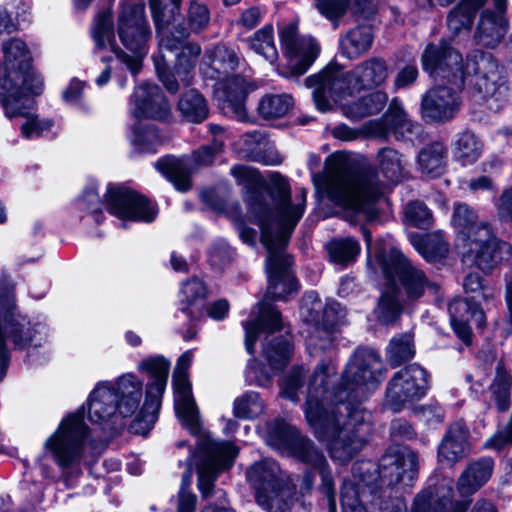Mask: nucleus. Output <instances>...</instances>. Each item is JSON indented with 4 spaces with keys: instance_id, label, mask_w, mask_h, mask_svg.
<instances>
[{
    "instance_id": "obj_51",
    "label": "nucleus",
    "mask_w": 512,
    "mask_h": 512,
    "mask_svg": "<svg viewBox=\"0 0 512 512\" xmlns=\"http://www.w3.org/2000/svg\"><path fill=\"white\" fill-rule=\"evenodd\" d=\"M14 109L18 112L17 114L5 115L9 118L21 116L26 120L21 126V134L26 139H34L39 137H45L52 132L54 123L49 119H40L37 116L32 115L28 112L30 108L16 107Z\"/></svg>"
},
{
    "instance_id": "obj_9",
    "label": "nucleus",
    "mask_w": 512,
    "mask_h": 512,
    "mask_svg": "<svg viewBox=\"0 0 512 512\" xmlns=\"http://www.w3.org/2000/svg\"><path fill=\"white\" fill-rule=\"evenodd\" d=\"M238 63L239 58L233 49L216 45L205 51L199 69L204 78L216 81L215 96L224 112L246 121L248 83L240 76H229Z\"/></svg>"
},
{
    "instance_id": "obj_39",
    "label": "nucleus",
    "mask_w": 512,
    "mask_h": 512,
    "mask_svg": "<svg viewBox=\"0 0 512 512\" xmlns=\"http://www.w3.org/2000/svg\"><path fill=\"white\" fill-rule=\"evenodd\" d=\"M387 100L388 97L384 92L376 91L351 103L342 104L341 101L338 104L342 105L344 116L358 120L379 113L386 105Z\"/></svg>"
},
{
    "instance_id": "obj_54",
    "label": "nucleus",
    "mask_w": 512,
    "mask_h": 512,
    "mask_svg": "<svg viewBox=\"0 0 512 512\" xmlns=\"http://www.w3.org/2000/svg\"><path fill=\"white\" fill-rule=\"evenodd\" d=\"M414 353L413 338L409 333L394 337L387 347V359L393 367L408 361Z\"/></svg>"
},
{
    "instance_id": "obj_35",
    "label": "nucleus",
    "mask_w": 512,
    "mask_h": 512,
    "mask_svg": "<svg viewBox=\"0 0 512 512\" xmlns=\"http://www.w3.org/2000/svg\"><path fill=\"white\" fill-rule=\"evenodd\" d=\"M154 167L179 191L191 187V163L187 158L165 156L155 162Z\"/></svg>"
},
{
    "instance_id": "obj_17",
    "label": "nucleus",
    "mask_w": 512,
    "mask_h": 512,
    "mask_svg": "<svg viewBox=\"0 0 512 512\" xmlns=\"http://www.w3.org/2000/svg\"><path fill=\"white\" fill-rule=\"evenodd\" d=\"M3 62L0 64V103L8 115L17 114L14 100H17L19 88L9 86V80L18 79L21 72L30 67L31 56L26 44L18 38L2 44Z\"/></svg>"
},
{
    "instance_id": "obj_25",
    "label": "nucleus",
    "mask_w": 512,
    "mask_h": 512,
    "mask_svg": "<svg viewBox=\"0 0 512 512\" xmlns=\"http://www.w3.org/2000/svg\"><path fill=\"white\" fill-rule=\"evenodd\" d=\"M106 207L109 213L121 220L150 223L156 215V207L144 196L125 187H108Z\"/></svg>"
},
{
    "instance_id": "obj_18",
    "label": "nucleus",
    "mask_w": 512,
    "mask_h": 512,
    "mask_svg": "<svg viewBox=\"0 0 512 512\" xmlns=\"http://www.w3.org/2000/svg\"><path fill=\"white\" fill-rule=\"evenodd\" d=\"M201 460L198 465V488L203 498L209 497L218 473L231 467L238 451L227 441H216L203 436L199 445Z\"/></svg>"
},
{
    "instance_id": "obj_3",
    "label": "nucleus",
    "mask_w": 512,
    "mask_h": 512,
    "mask_svg": "<svg viewBox=\"0 0 512 512\" xmlns=\"http://www.w3.org/2000/svg\"><path fill=\"white\" fill-rule=\"evenodd\" d=\"M231 175L237 183L251 190L247 197L250 214L261 229V242L267 249L266 272L268 276L267 297L274 300H286L287 296L297 291V281L291 270V258L285 253V247L301 219L305 206L307 190L300 188L299 194L291 199L290 185L280 174L270 177L271 196L275 209L271 210L254 191L261 178L259 173L244 165L231 168Z\"/></svg>"
},
{
    "instance_id": "obj_2",
    "label": "nucleus",
    "mask_w": 512,
    "mask_h": 512,
    "mask_svg": "<svg viewBox=\"0 0 512 512\" xmlns=\"http://www.w3.org/2000/svg\"><path fill=\"white\" fill-rule=\"evenodd\" d=\"M422 66L436 81L446 80L451 85H437L423 95L422 116L429 121L445 122L457 114L465 82L472 89V112L479 121L500 113L512 99L505 70L490 53L474 50L464 66L462 55L447 43L429 44L422 55Z\"/></svg>"
},
{
    "instance_id": "obj_24",
    "label": "nucleus",
    "mask_w": 512,
    "mask_h": 512,
    "mask_svg": "<svg viewBox=\"0 0 512 512\" xmlns=\"http://www.w3.org/2000/svg\"><path fill=\"white\" fill-rule=\"evenodd\" d=\"M417 455L407 447H390L380 459L378 478L380 487L402 483L410 486L417 478Z\"/></svg>"
},
{
    "instance_id": "obj_26",
    "label": "nucleus",
    "mask_w": 512,
    "mask_h": 512,
    "mask_svg": "<svg viewBox=\"0 0 512 512\" xmlns=\"http://www.w3.org/2000/svg\"><path fill=\"white\" fill-rule=\"evenodd\" d=\"M131 113L137 119L152 118L165 121L171 116V108L157 85L143 83L135 88L132 95Z\"/></svg>"
},
{
    "instance_id": "obj_6",
    "label": "nucleus",
    "mask_w": 512,
    "mask_h": 512,
    "mask_svg": "<svg viewBox=\"0 0 512 512\" xmlns=\"http://www.w3.org/2000/svg\"><path fill=\"white\" fill-rule=\"evenodd\" d=\"M242 326L245 330V347L249 354L254 353L257 338L262 333L265 334L262 355L270 371L261 367L256 359H251L245 372L249 384L265 387L288 364L292 354L291 342L287 337L273 335L282 328V321L279 311L265 301L258 305L257 310L251 312V319L242 322Z\"/></svg>"
},
{
    "instance_id": "obj_16",
    "label": "nucleus",
    "mask_w": 512,
    "mask_h": 512,
    "mask_svg": "<svg viewBox=\"0 0 512 512\" xmlns=\"http://www.w3.org/2000/svg\"><path fill=\"white\" fill-rule=\"evenodd\" d=\"M463 262H471L483 272H490L512 255V245L499 239L489 223L478 226L470 240L463 243Z\"/></svg>"
},
{
    "instance_id": "obj_61",
    "label": "nucleus",
    "mask_w": 512,
    "mask_h": 512,
    "mask_svg": "<svg viewBox=\"0 0 512 512\" xmlns=\"http://www.w3.org/2000/svg\"><path fill=\"white\" fill-rule=\"evenodd\" d=\"M77 206L81 210H86L90 213L99 212L101 201L97 189L94 186L85 189L83 195L77 200Z\"/></svg>"
},
{
    "instance_id": "obj_57",
    "label": "nucleus",
    "mask_w": 512,
    "mask_h": 512,
    "mask_svg": "<svg viewBox=\"0 0 512 512\" xmlns=\"http://www.w3.org/2000/svg\"><path fill=\"white\" fill-rule=\"evenodd\" d=\"M305 369L302 366L294 367L280 384V395L292 402H298V391L304 385Z\"/></svg>"
},
{
    "instance_id": "obj_21",
    "label": "nucleus",
    "mask_w": 512,
    "mask_h": 512,
    "mask_svg": "<svg viewBox=\"0 0 512 512\" xmlns=\"http://www.w3.org/2000/svg\"><path fill=\"white\" fill-rule=\"evenodd\" d=\"M429 389V375L418 364H410L397 371L386 389V401L394 411L406 403L420 400Z\"/></svg>"
},
{
    "instance_id": "obj_47",
    "label": "nucleus",
    "mask_w": 512,
    "mask_h": 512,
    "mask_svg": "<svg viewBox=\"0 0 512 512\" xmlns=\"http://www.w3.org/2000/svg\"><path fill=\"white\" fill-rule=\"evenodd\" d=\"M178 110L186 120L195 123L205 120L209 113L206 99L195 89L183 93L178 102Z\"/></svg>"
},
{
    "instance_id": "obj_59",
    "label": "nucleus",
    "mask_w": 512,
    "mask_h": 512,
    "mask_svg": "<svg viewBox=\"0 0 512 512\" xmlns=\"http://www.w3.org/2000/svg\"><path fill=\"white\" fill-rule=\"evenodd\" d=\"M188 31L195 33L204 30L210 22V11L206 5L197 1H191L188 10Z\"/></svg>"
},
{
    "instance_id": "obj_43",
    "label": "nucleus",
    "mask_w": 512,
    "mask_h": 512,
    "mask_svg": "<svg viewBox=\"0 0 512 512\" xmlns=\"http://www.w3.org/2000/svg\"><path fill=\"white\" fill-rule=\"evenodd\" d=\"M166 50L176 54L175 70L181 82L185 85L190 84L191 72L201 54L200 46L197 43L187 42V38H184L179 47Z\"/></svg>"
},
{
    "instance_id": "obj_45",
    "label": "nucleus",
    "mask_w": 512,
    "mask_h": 512,
    "mask_svg": "<svg viewBox=\"0 0 512 512\" xmlns=\"http://www.w3.org/2000/svg\"><path fill=\"white\" fill-rule=\"evenodd\" d=\"M463 287L466 294H471L464 299L468 300L469 303L478 305V307L484 304L487 308L495 305V298L498 295V291L493 287L485 285L482 277L478 273L468 274L464 279Z\"/></svg>"
},
{
    "instance_id": "obj_40",
    "label": "nucleus",
    "mask_w": 512,
    "mask_h": 512,
    "mask_svg": "<svg viewBox=\"0 0 512 512\" xmlns=\"http://www.w3.org/2000/svg\"><path fill=\"white\" fill-rule=\"evenodd\" d=\"M130 141L139 153H155L165 142V137L154 124L139 121L132 128Z\"/></svg>"
},
{
    "instance_id": "obj_30",
    "label": "nucleus",
    "mask_w": 512,
    "mask_h": 512,
    "mask_svg": "<svg viewBox=\"0 0 512 512\" xmlns=\"http://www.w3.org/2000/svg\"><path fill=\"white\" fill-rule=\"evenodd\" d=\"M469 431L466 425L457 421L450 425L438 446V457L441 462L453 465L469 453Z\"/></svg>"
},
{
    "instance_id": "obj_63",
    "label": "nucleus",
    "mask_w": 512,
    "mask_h": 512,
    "mask_svg": "<svg viewBox=\"0 0 512 512\" xmlns=\"http://www.w3.org/2000/svg\"><path fill=\"white\" fill-rule=\"evenodd\" d=\"M418 416L428 425H436L444 420V409L438 404L426 405L420 408Z\"/></svg>"
},
{
    "instance_id": "obj_46",
    "label": "nucleus",
    "mask_w": 512,
    "mask_h": 512,
    "mask_svg": "<svg viewBox=\"0 0 512 512\" xmlns=\"http://www.w3.org/2000/svg\"><path fill=\"white\" fill-rule=\"evenodd\" d=\"M483 152V143L469 130L457 134L454 141V155L463 165L476 162Z\"/></svg>"
},
{
    "instance_id": "obj_55",
    "label": "nucleus",
    "mask_w": 512,
    "mask_h": 512,
    "mask_svg": "<svg viewBox=\"0 0 512 512\" xmlns=\"http://www.w3.org/2000/svg\"><path fill=\"white\" fill-rule=\"evenodd\" d=\"M413 246L427 261L440 260L448 254V243L440 236L435 235L424 240L421 237L412 239Z\"/></svg>"
},
{
    "instance_id": "obj_5",
    "label": "nucleus",
    "mask_w": 512,
    "mask_h": 512,
    "mask_svg": "<svg viewBox=\"0 0 512 512\" xmlns=\"http://www.w3.org/2000/svg\"><path fill=\"white\" fill-rule=\"evenodd\" d=\"M266 442L281 454L292 456L308 466L303 474L300 490L310 492L316 475L320 476V490L325 495L329 512H336L334 480L324 454L299 431L284 422L269 428ZM359 484L345 480L341 487V512H367L361 500Z\"/></svg>"
},
{
    "instance_id": "obj_49",
    "label": "nucleus",
    "mask_w": 512,
    "mask_h": 512,
    "mask_svg": "<svg viewBox=\"0 0 512 512\" xmlns=\"http://www.w3.org/2000/svg\"><path fill=\"white\" fill-rule=\"evenodd\" d=\"M294 101L291 95L266 94L258 104V113L265 119H277L284 117L293 107Z\"/></svg>"
},
{
    "instance_id": "obj_27",
    "label": "nucleus",
    "mask_w": 512,
    "mask_h": 512,
    "mask_svg": "<svg viewBox=\"0 0 512 512\" xmlns=\"http://www.w3.org/2000/svg\"><path fill=\"white\" fill-rule=\"evenodd\" d=\"M494 4L499 12L483 11L475 33L476 43L488 48L500 44L508 29V21L504 16L506 0H494Z\"/></svg>"
},
{
    "instance_id": "obj_37",
    "label": "nucleus",
    "mask_w": 512,
    "mask_h": 512,
    "mask_svg": "<svg viewBox=\"0 0 512 512\" xmlns=\"http://www.w3.org/2000/svg\"><path fill=\"white\" fill-rule=\"evenodd\" d=\"M417 164L422 174L437 178L444 174L447 166V149L441 142L424 147L418 154Z\"/></svg>"
},
{
    "instance_id": "obj_7",
    "label": "nucleus",
    "mask_w": 512,
    "mask_h": 512,
    "mask_svg": "<svg viewBox=\"0 0 512 512\" xmlns=\"http://www.w3.org/2000/svg\"><path fill=\"white\" fill-rule=\"evenodd\" d=\"M387 77L386 61L371 57L348 72L336 64H329L319 73L307 77L306 86L312 89L316 108L327 112L354 91L378 87Z\"/></svg>"
},
{
    "instance_id": "obj_33",
    "label": "nucleus",
    "mask_w": 512,
    "mask_h": 512,
    "mask_svg": "<svg viewBox=\"0 0 512 512\" xmlns=\"http://www.w3.org/2000/svg\"><path fill=\"white\" fill-rule=\"evenodd\" d=\"M90 33L96 53L110 50L118 60L119 57H123V50L115 39L112 13L110 10H104L97 14L91 26Z\"/></svg>"
},
{
    "instance_id": "obj_52",
    "label": "nucleus",
    "mask_w": 512,
    "mask_h": 512,
    "mask_svg": "<svg viewBox=\"0 0 512 512\" xmlns=\"http://www.w3.org/2000/svg\"><path fill=\"white\" fill-rule=\"evenodd\" d=\"M265 405L259 393L247 391L237 397L233 403L234 416L241 419H253L264 412Z\"/></svg>"
},
{
    "instance_id": "obj_29",
    "label": "nucleus",
    "mask_w": 512,
    "mask_h": 512,
    "mask_svg": "<svg viewBox=\"0 0 512 512\" xmlns=\"http://www.w3.org/2000/svg\"><path fill=\"white\" fill-rule=\"evenodd\" d=\"M450 321L454 332L465 343L471 342V329L468 324L473 322L477 327L485 324L482 307L469 303L468 300H454L449 304Z\"/></svg>"
},
{
    "instance_id": "obj_32",
    "label": "nucleus",
    "mask_w": 512,
    "mask_h": 512,
    "mask_svg": "<svg viewBox=\"0 0 512 512\" xmlns=\"http://www.w3.org/2000/svg\"><path fill=\"white\" fill-rule=\"evenodd\" d=\"M494 460L491 457H482L471 462L462 472L457 483L461 496H469L482 487L492 476Z\"/></svg>"
},
{
    "instance_id": "obj_36",
    "label": "nucleus",
    "mask_w": 512,
    "mask_h": 512,
    "mask_svg": "<svg viewBox=\"0 0 512 512\" xmlns=\"http://www.w3.org/2000/svg\"><path fill=\"white\" fill-rule=\"evenodd\" d=\"M396 288L395 285L393 286L388 283V280H385V285L374 309L375 317L382 324L394 323L401 315L404 304L407 303L403 301Z\"/></svg>"
},
{
    "instance_id": "obj_12",
    "label": "nucleus",
    "mask_w": 512,
    "mask_h": 512,
    "mask_svg": "<svg viewBox=\"0 0 512 512\" xmlns=\"http://www.w3.org/2000/svg\"><path fill=\"white\" fill-rule=\"evenodd\" d=\"M380 263L385 280L397 287L396 290L403 301L414 303L423 298L438 297V282L400 251L391 250Z\"/></svg>"
},
{
    "instance_id": "obj_20",
    "label": "nucleus",
    "mask_w": 512,
    "mask_h": 512,
    "mask_svg": "<svg viewBox=\"0 0 512 512\" xmlns=\"http://www.w3.org/2000/svg\"><path fill=\"white\" fill-rule=\"evenodd\" d=\"M169 369L170 362L163 356H150L138 364V370L146 373L150 381L146 386L145 400L137 422H144L148 429L157 420L168 381Z\"/></svg>"
},
{
    "instance_id": "obj_56",
    "label": "nucleus",
    "mask_w": 512,
    "mask_h": 512,
    "mask_svg": "<svg viewBox=\"0 0 512 512\" xmlns=\"http://www.w3.org/2000/svg\"><path fill=\"white\" fill-rule=\"evenodd\" d=\"M319 13L333 23L334 28L339 26V20L346 14L353 0H314Z\"/></svg>"
},
{
    "instance_id": "obj_31",
    "label": "nucleus",
    "mask_w": 512,
    "mask_h": 512,
    "mask_svg": "<svg viewBox=\"0 0 512 512\" xmlns=\"http://www.w3.org/2000/svg\"><path fill=\"white\" fill-rule=\"evenodd\" d=\"M118 413L123 417L132 416L140 407L143 396V382L134 374L118 377L115 383Z\"/></svg>"
},
{
    "instance_id": "obj_13",
    "label": "nucleus",
    "mask_w": 512,
    "mask_h": 512,
    "mask_svg": "<svg viewBox=\"0 0 512 512\" xmlns=\"http://www.w3.org/2000/svg\"><path fill=\"white\" fill-rule=\"evenodd\" d=\"M246 478L255 490L257 503L268 512H287L292 503L291 490L278 463L266 458L251 465Z\"/></svg>"
},
{
    "instance_id": "obj_4",
    "label": "nucleus",
    "mask_w": 512,
    "mask_h": 512,
    "mask_svg": "<svg viewBox=\"0 0 512 512\" xmlns=\"http://www.w3.org/2000/svg\"><path fill=\"white\" fill-rule=\"evenodd\" d=\"M379 175L371 172L351 173L345 168L341 154L331 155L326 162L324 188L336 205L356 217L373 221L378 215L376 202L385 186L397 183L406 175V160L398 151L383 148L377 155Z\"/></svg>"
},
{
    "instance_id": "obj_11",
    "label": "nucleus",
    "mask_w": 512,
    "mask_h": 512,
    "mask_svg": "<svg viewBox=\"0 0 512 512\" xmlns=\"http://www.w3.org/2000/svg\"><path fill=\"white\" fill-rule=\"evenodd\" d=\"M88 434L84 410L79 409L63 418L58 429L44 442V451L52 455L64 476L68 470L77 469L81 464H92L93 460L85 452Z\"/></svg>"
},
{
    "instance_id": "obj_23",
    "label": "nucleus",
    "mask_w": 512,
    "mask_h": 512,
    "mask_svg": "<svg viewBox=\"0 0 512 512\" xmlns=\"http://www.w3.org/2000/svg\"><path fill=\"white\" fill-rule=\"evenodd\" d=\"M193 352H184L177 361L173 375L174 403L178 418L193 435L200 433L199 412L192 396L186 371L192 363Z\"/></svg>"
},
{
    "instance_id": "obj_28",
    "label": "nucleus",
    "mask_w": 512,
    "mask_h": 512,
    "mask_svg": "<svg viewBox=\"0 0 512 512\" xmlns=\"http://www.w3.org/2000/svg\"><path fill=\"white\" fill-rule=\"evenodd\" d=\"M118 413L115 386L112 382H99L88 398V417L91 422L102 424Z\"/></svg>"
},
{
    "instance_id": "obj_34",
    "label": "nucleus",
    "mask_w": 512,
    "mask_h": 512,
    "mask_svg": "<svg viewBox=\"0 0 512 512\" xmlns=\"http://www.w3.org/2000/svg\"><path fill=\"white\" fill-rule=\"evenodd\" d=\"M493 367L495 375L489 386V391L498 411L504 412L509 409L511 404V370L503 359H494Z\"/></svg>"
},
{
    "instance_id": "obj_8",
    "label": "nucleus",
    "mask_w": 512,
    "mask_h": 512,
    "mask_svg": "<svg viewBox=\"0 0 512 512\" xmlns=\"http://www.w3.org/2000/svg\"><path fill=\"white\" fill-rule=\"evenodd\" d=\"M48 339V326L44 321L30 319L14 304V288L6 280L0 281V381L6 375L11 359L8 343L14 350L31 351L42 347Z\"/></svg>"
},
{
    "instance_id": "obj_62",
    "label": "nucleus",
    "mask_w": 512,
    "mask_h": 512,
    "mask_svg": "<svg viewBox=\"0 0 512 512\" xmlns=\"http://www.w3.org/2000/svg\"><path fill=\"white\" fill-rule=\"evenodd\" d=\"M223 141L216 138L209 146H203L194 152V159L199 165H210L214 161V157L222 150Z\"/></svg>"
},
{
    "instance_id": "obj_53",
    "label": "nucleus",
    "mask_w": 512,
    "mask_h": 512,
    "mask_svg": "<svg viewBox=\"0 0 512 512\" xmlns=\"http://www.w3.org/2000/svg\"><path fill=\"white\" fill-rule=\"evenodd\" d=\"M249 47L257 54L263 56L267 61L273 62L277 58V49L273 39L271 26H264L247 39Z\"/></svg>"
},
{
    "instance_id": "obj_22",
    "label": "nucleus",
    "mask_w": 512,
    "mask_h": 512,
    "mask_svg": "<svg viewBox=\"0 0 512 512\" xmlns=\"http://www.w3.org/2000/svg\"><path fill=\"white\" fill-rule=\"evenodd\" d=\"M279 37L285 56L288 59L290 73L280 72L284 77L304 74L320 54V45L311 36H299L293 23L280 29Z\"/></svg>"
},
{
    "instance_id": "obj_50",
    "label": "nucleus",
    "mask_w": 512,
    "mask_h": 512,
    "mask_svg": "<svg viewBox=\"0 0 512 512\" xmlns=\"http://www.w3.org/2000/svg\"><path fill=\"white\" fill-rule=\"evenodd\" d=\"M484 222H478L476 211L466 203H457L454 206L452 224L461 235L463 243L472 238L478 226Z\"/></svg>"
},
{
    "instance_id": "obj_48",
    "label": "nucleus",
    "mask_w": 512,
    "mask_h": 512,
    "mask_svg": "<svg viewBox=\"0 0 512 512\" xmlns=\"http://www.w3.org/2000/svg\"><path fill=\"white\" fill-rule=\"evenodd\" d=\"M331 262L347 266L355 261L360 253V245L351 237L333 239L326 245Z\"/></svg>"
},
{
    "instance_id": "obj_60",
    "label": "nucleus",
    "mask_w": 512,
    "mask_h": 512,
    "mask_svg": "<svg viewBox=\"0 0 512 512\" xmlns=\"http://www.w3.org/2000/svg\"><path fill=\"white\" fill-rule=\"evenodd\" d=\"M389 111L392 116L390 132L394 130L396 138H399V128L407 131H412L414 125L411 122L407 121L401 104L397 99H393L391 101Z\"/></svg>"
},
{
    "instance_id": "obj_14",
    "label": "nucleus",
    "mask_w": 512,
    "mask_h": 512,
    "mask_svg": "<svg viewBox=\"0 0 512 512\" xmlns=\"http://www.w3.org/2000/svg\"><path fill=\"white\" fill-rule=\"evenodd\" d=\"M117 34L122 45L131 52L129 55L123 51V57H119V61L125 64L133 76H136L148 53V41L151 37L143 4L123 6L118 17Z\"/></svg>"
},
{
    "instance_id": "obj_64",
    "label": "nucleus",
    "mask_w": 512,
    "mask_h": 512,
    "mask_svg": "<svg viewBox=\"0 0 512 512\" xmlns=\"http://www.w3.org/2000/svg\"><path fill=\"white\" fill-rule=\"evenodd\" d=\"M496 206L498 216L502 221L512 220V188L502 193Z\"/></svg>"
},
{
    "instance_id": "obj_42",
    "label": "nucleus",
    "mask_w": 512,
    "mask_h": 512,
    "mask_svg": "<svg viewBox=\"0 0 512 512\" xmlns=\"http://www.w3.org/2000/svg\"><path fill=\"white\" fill-rule=\"evenodd\" d=\"M207 294V287L202 280L193 277L183 282L179 293L181 310L190 321L196 319L200 314V310L197 308L198 302L204 300Z\"/></svg>"
},
{
    "instance_id": "obj_44",
    "label": "nucleus",
    "mask_w": 512,
    "mask_h": 512,
    "mask_svg": "<svg viewBox=\"0 0 512 512\" xmlns=\"http://www.w3.org/2000/svg\"><path fill=\"white\" fill-rule=\"evenodd\" d=\"M487 0H461L447 16V25L453 33L469 30L477 11Z\"/></svg>"
},
{
    "instance_id": "obj_38",
    "label": "nucleus",
    "mask_w": 512,
    "mask_h": 512,
    "mask_svg": "<svg viewBox=\"0 0 512 512\" xmlns=\"http://www.w3.org/2000/svg\"><path fill=\"white\" fill-rule=\"evenodd\" d=\"M374 35L372 28L366 25L357 26L349 30L340 39V48L345 57L356 59L370 50Z\"/></svg>"
},
{
    "instance_id": "obj_10",
    "label": "nucleus",
    "mask_w": 512,
    "mask_h": 512,
    "mask_svg": "<svg viewBox=\"0 0 512 512\" xmlns=\"http://www.w3.org/2000/svg\"><path fill=\"white\" fill-rule=\"evenodd\" d=\"M181 1L150 0V9L156 27L160 51L159 55L153 57L154 65L160 81L171 93L177 92L178 83L175 75L169 71L162 51L163 49L179 47L183 39L189 37V31L181 20Z\"/></svg>"
},
{
    "instance_id": "obj_19",
    "label": "nucleus",
    "mask_w": 512,
    "mask_h": 512,
    "mask_svg": "<svg viewBox=\"0 0 512 512\" xmlns=\"http://www.w3.org/2000/svg\"><path fill=\"white\" fill-rule=\"evenodd\" d=\"M381 512H403L406 504L394 498L380 504ZM467 503L453 501V489L448 484L429 485L414 498L410 512H466Z\"/></svg>"
},
{
    "instance_id": "obj_1",
    "label": "nucleus",
    "mask_w": 512,
    "mask_h": 512,
    "mask_svg": "<svg viewBox=\"0 0 512 512\" xmlns=\"http://www.w3.org/2000/svg\"><path fill=\"white\" fill-rule=\"evenodd\" d=\"M337 366L323 360L310 377L305 416L316 438L327 445L333 461L349 462L366 444L372 415L360 403L384 378L377 352L359 348L348 362L338 387L329 389Z\"/></svg>"
},
{
    "instance_id": "obj_41",
    "label": "nucleus",
    "mask_w": 512,
    "mask_h": 512,
    "mask_svg": "<svg viewBox=\"0 0 512 512\" xmlns=\"http://www.w3.org/2000/svg\"><path fill=\"white\" fill-rule=\"evenodd\" d=\"M9 86L14 85L19 88L17 100H14L16 107L33 108L34 100L27 96V93L32 95H39L43 90V79L31 67L21 72L18 79H10Z\"/></svg>"
},
{
    "instance_id": "obj_15",
    "label": "nucleus",
    "mask_w": 512,
    "mask_h": 512,
    "mask_svg": "<svg viewBox=\"0 0 512 512\" xmlns=\"http://www.w3.org/2000/svg\"><path fill=\"white\" fill-rule=\"evenodd\" d=\"M339 303L332 302L325 307L315 292H308L302 298L300 315L307 324V348L311 355L317 349L326 350L333 343L335 326L342 317Z\"/></svg>"
},
{
    "instance_id": "obj_58",
    "label": "nucleus",
    "mask_w": 512,
    "mask_h": 512,
    "mask_svg": "<svg viewBox=\"0 0 512 512\" xmlns=\"http://www.w3.org/2000/svg\"><path fill=\"white\" fill-rule=\"evenodd\" d=\"M406 220L415 227L427 229L432 225L433 217L430 209L420 202H410L405 207Z\"/></svg>"
}]
</instances>
